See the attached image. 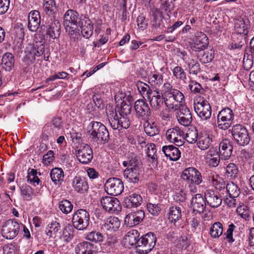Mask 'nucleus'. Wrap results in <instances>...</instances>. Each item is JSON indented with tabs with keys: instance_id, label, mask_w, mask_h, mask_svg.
Instances as JSON below:
<instances>
[{
	"instance_id": "412c9836",
	"label": "nucleus",
	"mask_w": 254,
	"mask_h": 254,
	"mask_svg": "<svg viewBox=\"0 0 254 254\" xmlns=\"http://www.w3.org/2000/svg\"><path fill=\"white\" fill-rule=\"evenodd\" d=\"M204 197L206 202L211 207H218L222 203V199L220 194L213 190H206L204 192Z\"/></svg>"
},
{
	"instance_id": "7c9ffc66",
	"label": "nucleus",
	"mask_w": 254,
	"mask_h": 254,
	"mask_svg": "<svg viewBox=\"0 0 254 254\" xmlns=\"http://www.w3.org/2000/svg\"><path fill=\"white\" fill-rule=\"evenodd\" d=\"M162 151L165 155L171 160L176 161L181 156V152L178 148L173 145L164 146L162 147Z\"/></svg>"
},
{
	"instance_id": "58836bf2",
	"label": "nucleus",
	"mask_w": 254,
	"mask_h": 254,
	"mask_svg": "<svg viewBox=\"0 0 254 254\" xmlns=\"http://www.w3.org/2000/svg\"><path fill=\"white\" fill-rule=\"evenodd\" d=\"M14 64V56L10 53L5 54L2 58L1 66L6 71H10Z\"/></svg>"
},
{
	"instance_id": "6ab92c4d",
	"label": "nucleus",
	"mask_w": 254,
	"mask_h": 254,
	"mask_svg": "<svg viewBox=\"0 0 254 254\" xmlns=\"http://www.w3.org/2000/svg\"><path fill=\"white\" fill-rule=\"evenodd\" d=\"M144 217V212L142 210L132 211L126 215L125 224L128 227H133L141 222Z\"/></svg>"
},
{
	"instance_id": "6e6552de",
	"label": "nucleus",
	"mask_w": 254,
	"mask_h": 254,
	"mask_svg": "<svg viewBox=\"0 0 254 254\" xmlns=\"http://www.w3.org/2000/svg\"><path fill=\"white\" fill-rule=\"evenodd\" d=\"M90 215L85 209H79L73 214L72 222L73 227L78 230L87 229L89 224Z\"/></svg>"
},
{
	"instance_id": "72a5a7b5",
	"label": "nucleus",
	"mask_w": 254,
	"mask_h": 254,
	"mask_svg": "<svg viewBox=\"0 0 254 254\" xmlns=\"http://www.w3.org/2000/svg\"><path fill=\"white\" fill-rule=\"evenodd\" d=\"M120 224V221L117 217H110L104 221L102 228L107 230L115 231L119 228Z\"/></svg>"
},
{
	"instance_id": "5fc2aeb1",
	"label": "nucleus",
	"mask_w": 254,
	"mask_h": 254,
	"mask_svg": "<svg viewBox=\"0 0 254 254\" xmlns=\"http://www.w3.org/2000/svg\"><path fill=\"white\" fill-rule=\"evenodd\" d=\"M116 111L119 115L131 117V106L130 104H127L124 101L121 103L120 106Z\"/></svg>"
},
{
	"instance_id": "2eb2a0df",
	"label": "nucleus",
	"mask_w": 254,
	"mask_h": 254,
	"mask_svg": "<svg viewBox=\"0 0 254 254\" xmlns=\"http://www.w3.org/2000/svg\"><path fill=\"white\" fill-rule=\"evenodd\" d=\"M100 201L102 208L110 213L119 211L121 209L120 202L117 198L106 196L102 197Z\"/></svg>"
},
{
	"instance_id": "bf43d9fd",
	"label": "nucleus",
	"mask_w": 254,
	"mask_h": 254,
	"mask_svg": "<svg viewBox=\"0 0 254 254\" xmlns=\"http://www.w3.org/2000/svg\"><path fill=\"white\" fill-rule=\"evenodd\" d=\"M136 86L141 94L142 95H145L147 97L151 93V91L153 90L150 88L148 84L141 81L138 82Z\"/></svg>"
},
{
	"instance_id": "f704fd0d",
	"label": "nucleus",
	"mask_w": 254,
	"mask_h": 254,
	"mask_svg": "<svg viewBox=\"0 0 254 254\" xmlns=\"http://www.w3.org/2000/svg\"><path fill=\"white\" fill-rule=\"evenodd\" d=\"M182 208L177 205H173L169 207L168 219L176 226L177 222L182 218Z\"/></svg>"
},
{
	"instance_id": "680f3d73",
	"label": "nucleus",
	"mask_w": 254,
	"mask_h": 254,
	"mask_svg": "<svg viewBox=\"0 0 254 254\" xmlns=\"http://www.w3.org/2000/svg\"><path fill=\"white\" fill-rule=\"evenodd\" d=\"M103 238V235L100 232L96 231L91 232L86 236L87 240L95 242L102 241Z\"/></svg>"
},
{
	"instance_id": "f3484780",
	"label": "nucleus",
	"mask_w": 254,
	"mask_h": 254,
	"mask_svg": "<svg viewBox=\"0 0 254 254\" xmlns=\"http://www.w3.org/2000/svg\"><path fill=\"white\" fill-rule=\"evenodd\" d=\"M77 160L82 164H88L93 158L92 148L87 144H83L77 147L76 150Z\"/></svg>"
},
{
	"instance_id": "e433bc0d",
	"label": "nucleus",
	"mask_w": 254,
	"mask_h": 254,
	"mask_svg": "<svg viewBox=\"0 0 254 254\" xmlns=\"http://www.w3.org/2000/svg\"><path fill=\"white\" fill-rule=\"evenodd\" d=\"M62 124V122L61 118L59 117H56L52 120L51 125L47 124L44 126V131H46L50 130L48 134L50 136H54L57 134V130H59L61 128Z\"/></svg>"
},
{
	"instance_id": "3c124183",
	"label": "nucleus",
	"mask_w": 254,
	"mask_h": 254,
	"mask_svg": "<svg viewBox=\"0 0 254 254\" xmlns=\"http://www.w3.org/2000/svg\"><path fill=\"white\" fill-rule=\"evenodd\" d=\"M37 36L39 37L40 40L39 45L36 44L33 45L34 47V55L39 57L42 55L45 51V45L42 43V42L45 39V36L41 34H38L35 35V38H37Z\"/></svg>"
},
{
	"instance_id": "7ed1b4c3",
	"label": "nucleus",
	"mask_w": 254,
	"mask_h": 254,
	"mask_svg": "<svg viewBox=\"0 0 254 254\" xmlns=\"http://www.w3.org/2000/svg\"><path fill=\"white\" fill-rule=\"evenodd\" d=\"M123 165L127 168L124 172L125 179L128 182L136 183L139 180L140 160L136 156H132L125 161Z\"/></svg>"
},
{
	"instance_id": "4d7b16f0",
	"label": "nucleus",
	"mask_w": 254,
	"mask_h": 254,
	"mask_svg": "<svg viewBox=\"0 0 254 254\" xmlns=\"http://www.w3.org/2000/svg\"><path fill=\"white\" fill-rule=\"evenodd\" d=\"M160 9L166 12L168 15L173 9L174 5L172 0H159Z\"/></svg>"
},
{
	"instance_id": "f8f14e48",
	"label": "nucleus",
	"mask_w": 254,
	"mask_h": 254,
	"mask_svg": "<svg viewBox=\"0 0 254 254\" xmlns=\"http://www.w3.org/2000/svg\"><path fill=\"white\" fill-rule=\"evenodd\" d=\"M156 242V237L154 233L150 232L143 235L139 239L138 251L143 253H149L154 247Z\"/></svg>"
},
{
	"instance_id": "0eeeda50",
	"label": "nucleus",
	"mask_w": 254,
	"mask_h": 254,
	"mask_svg": "<svg viewBox=\"0 0 254 254\" xmlns=\"http://www.w3.org/2000/svg\"><path fill=\"white\" fill-rule=\"evenodd\" d=\"M231 134L235 142L239 145L245 146L250 141V136L247 128L241 124L234 125L231 129Z\"/></svg>"
},
{
	"instance_id": "4c0bfd02",
	"label": "nucleus",
	"mask_w": 254,
	"mask_h": 254,
	"mask_svg": "<svg viewBox=\"0 0 254 254\" xmlns=\"http://www.w3.org/2000/svg\"><path fill=\"white\" fill-rule=\"evenodd\" d=\"M196 142L198 148L202 150H205L210 146L212 139L208 134L204 133L199 135Z\"/></svg>"
},
{
	"instance_id": "473e14b6",
	"label": "nucleus",
	"mask_w": 254,
	"mask_h": 254,
	"mask_svg": "<svg viewBox=\"0 0 254 254\" xmlns=\"http://www.w3.org/2000/svg\"><path fill=\"white\" fill-rule=\"evenodd\" d=\"M46 33L53 39L59 37L61 34V24L58 20L51 22L48 25Z\"/></svg>"
},
{
	"instance_id": "de8ad7c7",
	"label": "nucleus",
	"mask_w": 254,
	"mask_h": 254,
	"mask_svg": "<svg viewBox=\"0 0 254 254\" xmlns=\"http://www.w3.org/2000/svg\"><path fill=\"white\" fill-rule=\"evenodd\" d=\"M222 233L223 226L219 222L214 223L210 228L209 234L212 238H219Z\"/></svg>"
},
{
	"instance_id": "5701e85b",
	"label": "nucleus",
	"mask_w": 254,
	"mask_h": 254,
	"mask_svg": "<svg viewBox=\"0 0 254 254\" xmlns=\"http://www.w3.org/2000/svg\"><path fill=\"white\" fill-rule=\"evenodd\" d=\"M74 190L78 193H86L89 189V185L86 179L83 177L75 176L72 182Z\"/></svg>"
},
{
	"instance_id": "e2e57ef3",
	"label": "nucleus",
	"mask_w": 254,
	"mask_h": 254,
	"mask_svg": "<svg viewBox=\"0 0 254 254\" xmlns=\"http://www.w3.org/2000/svg\"><path fill=\"white\" fill-rule=\"evenodd\" d=\"M237 212L239 215L245 220L250 218V211L246 205H240L237 208Z\"/></svg>"
},
{
	"instance_id": "c85d7f7f",
	"label": "nucleus",
	"mask_w": 254,
	"mask_h": 254,
	"mask_svg": "<svg viewBox=\"0 0 254 254\" xmlns=\"http://www.w3.org/2000/svg\"><path fill=\"white\" fill-rule=\"evenodd\" d=\"M180 114L178 117L179 123L184 126H188L192 122V115L190 109L183 105L179 109Z\"/></svg>"
},
{
	"instance_id": "a19ab883",
	"label": "nucleus",
	"mask_w": 254,
	"mask_h": 254,
	"mask_svg": "<svg viewBox=\"0 0 254 254\" xmlns=\"http://www.w3.org/2000/svg\"><path fill=\"white\" fill-rule=\"evenodd\" d=\"M185 63L187 65L188 72L190 74L197 75L200 72V64L197 61L191 59H189L188 61H186Z\"/></svg>"
},
{
	"instance_id": "864d4df0",
	"label": "nucleus",
	"mask_w": 254,
	"mask_h": 254,
	"mask_svg": "<svg viewBox=\"0 0 254 254\" xmlns=\"http://www.w3.org/2000/svg\"><path fill=\"white\" fill-rule=\"evenodd\" d=\"M199 61L203 64L210 63L214 58V51L211 49L209 51L204 52L203 54L199 53L197 56Z\"/></svg>"
},
{
	"instance_id": "39448f33",
	"label": "nucleus",
	"mask_w": 254,
	"mask_h": 254,
	"mask_svg": "<svg viewBox=\"0 0 254 254\" xmlns=\"http://www.w3.org/2000/svg\"><path fill=\"white\" fill-rule=\"evenodd\" d=\"M85 15L82 14L79 16L76 11L73 9L67 10L64 16V25L66 32L73 35Z\"/></svg>"
},
{
	"instance_id": "1a4fd4ad",
	"label": "nucleus",
	"mask_w": 254,
	"mask_h": 254,
	"mask_svg": "<svg viewBox=\"0 0 254 254\" xmlns=\"http://www.w3.org/2000/svg\"><path fill=\"white\" fill-rule=\"evenodd\" d=\"M193 107L195 113L203 120H207L211 115V108L206 100L199 97L194 100Z\"/></svg>"
},
{
	"instance_id": "9d476101",
	"label": "nucleus",
	"mask_w": 254,
	"mask_h": 254,
	"mask_svg": "<svg viewBox=\"0 0 254 254\" xmlns=\"http://www.w3.org/2000/svg\"><path fill=\"white\" fill-rule=\"evenodd\" d=\"M234 113L229 108H225L217 115V125L219 129L226 130L229 128L234 119Z\"/></svg>"
},
{
	"instance_id": "cd10ccee",
	"label": "nucleus",
	"mask_w": 254,
	"mask_h": 254,
	"mask_svg": "<svg viewBox=\"0 0 254 254\" xmlns=\"http://www.w3.org/2000/svg\"><path fill=\"white\" fill-rule=\"evenodd\" d=\"M41 22L40 13L37 10L31 11L28 16V28L32 32H36Z\"/></svg>"
},
{
	"instance_id": "423d86ee",
	"label": "nucleus",
	"mask_w": 254,
	"mask_h": 254,
	"mask_svg": "<svg viewBox=\"0 0 254 254\" xmlns=\"http://www.w3.org/2000/svg\"><path fill=\"white\" fill-rule=\"evenodd\" d=\"M181 178L192 192L196 191L195 186L199 185L202 181L201 173L193 167L185 169L182 172Z\"/></svg>"
},
{
	"instance_id": "69168bd1",
	"label": "nucleus",
	"mask_w": 254,
	"mask_h": 254,
	"mask_svg": "<svg viewBox=\"0 0 254 254\" xmlns=\"http://www.w3.org/2000/svg\"><path fill=\"white\" fill-rule=\"evenodd\" d=\"M189 87L191 92L194 93H200L203 90L201 85L195 80H191L189 82Z\"/></svg>"
},
{
	"instance_id": "13d9d810",
	"label": "nucleus",
	"mask_w": 254,
	"mask_h": 254,
	"mask_svg": "<svg viewBox=\"0 0 254 254\" xmlns=\"http://www.w3.org/2000/svg\"><path fill=\"white\" fill-rule=\"evenodd\" d=\"M21 194L24 199L30 200L32 199L33 190L31 187L27 185H23L20 187Z\"/></svg>"
},
{
	"instance_id": "dca6fc26",
	"label": "nucleus",
	"mask_w": 254,
	"mask_h": 254,
	"mask_svg": "<svg viewBox=\"0 0 254 254\" xmlns=\"http://www.w3.org/2000/svg\"><path fill=\"white\" fill-rule=\"evenodd\" d=\"M248 29V25L246 24L243 19H236L234 22V32L231 37L237 40H247Z\"/></svg>"
},
{
	"instance_id": "b1692460",
	"label": "nucleus",
	"mask_w": 254,
	"mask_h": 254,
	"mask_svg": "<svg viewBox=\"0 0 254 254\" xmlns=\"http://www.w3.org/2000/svg\"><path fill=\"white\" fill-rule=\"evenodd\" d=\"M208 44L207 36L203 33H200L194 39L191 48L194 51L200 52L206 48Z\"/></svg>"
},
{
	"instance_id": "9b49d317",
	"label": "nucleus",
	"mask_w": 254,
	"mask_h": 254,
	"mask_svg": "<svg viewBox=\"0 0 254 254\" xmlns=\"http://www.w3.org/2000/svg\"><path fill=\"white\" fill-rule=\"evenodd\" d=\"M20 224L14 219H9L2 226L1 233L2 236L6 239H12L19 233Z\"/></svg>"
},
{
	"instance_id": "20e7f679",
	"label": "nucleus",
	"mask_w": 254,
	"mask_h": 254,
	"mask_svg": "<svg viewBox=\"0 0 254 254\" xmlns=\"http://www.w3.org/2000/svg\"><path fill=\"white\" fill-rule=\"evenodd\" d=\"M106 114L109 124L113 129L120 130L129 127L131 117L119 115L116 110L110 108L106 109Z\"/></svg>"
},
{
	"instance_id": "393cba45",
	"label": "nucleus",
	"mask_w": 254,
	"mask_h": 254,
	"mask_svg": "<svg viewBox=\"0 0 254 254\" xmlns=\"http://www.w3.org/2000/svg\"><path fill=\"white\" fill-rule=\"evenodd\" d=\"M142 201L141 195L135 192H130L124 199V206L128 208L137 207L140 205Z\"/></svg>"
},
{
	"instance_id": "a18cd8bd",
	"label": "nucleus",
	"mask_w": 254,
	"mask_h": 254,
	"mask_svg": "<svg viewBox=\"0 0 254 254\" xmlns=\"http://www.w3.org/2000/svg\"><path fill=\"white\" fill-rule=\"evenodd\" d=\"M61 225L56 221H53L46 228V234L49 237H55L59 233Z\"/></svg>"
},
{
	"instance_id": "f03ea898",
	"label": "nucleus",
	"mask_w": 254,
	"mask_h": 254,
	"mask_svg": "<svg viewBox=\"0 0 254 254\" xmlns=\"http://www.w3.org/2000/svg\"><path fill=\"white\" fill-rule=\"evenodd\" d=\"M91 139L97 144H103L108 142L110 135L107 127L98 122H91L87 127Z\"/></svg>"
},
{
	"instance_id": "6e6d98bb",
	"label": "nucleus",
	"mask_w": 254,
	"mask_h": 254,
	"mask_svg": "<svg viewBox=\"0 0 254 254\" xmlns=\"http://www.w3.org/2000/svg\"><path fill=\"white\" fill-rule=\"evenodd\" d=\"M59 207L63 213L66 214L71 211L73 209V205L69 200L64 199L59 202Z\"/></svg>"
},
{
	"instance_id": "774afa93",
	"label": "nucleus",
	"mask_w": 254,
	"mask_h": 254,
	"mask_svg": "<svg viewBox=\"0 0 254 254\" xmlns=\"http://www.w3.org/2000/svg\"><path fill=\"white\" fill-rule=\"evenodd\" d=\"M187 194L183 190H180L179 191L176 193L174 195V199L177 202L183 203L185 202L187 199Z\"/></svg>"
},
{
	"instance_id": "c756f323",
	"label": "nucleus",
	"mask_w": 254,
	"mask_h": 254,
	"mask_svg": "<svg viewBox=\"0 0 254 254\" xmlns=\"http://www.w3.org/2000/svg\"><path fill=\"white\" fill-rule=\"evenodd\" d=\"M75 252L76 254H95L96 249L93 244L83 242L76 246Z\"/></svg>"
},
{
	"instance_id": "ddd939ff",
	"label": "nucleus",
	"mask_w": 254,
	"mask_h": 254,
	"mask_svg": "<svg viewBox=\"0 0 254 254\" xmlns=\"http://www.w3.org/2000/svg\"><path fill=\"white\" fill-rule=\"evenodd\" d=\"M105 190L111 195H118L123 191V183L120 179L110 178L105 184Z\"/></svg>"
},
{
	"instance_id": "c9c22d12",
	"label": "nucleus",
	"mask_w": 254,
	"mask_h": 254,
	"mask_svg": "<svg viewBox=\"0 0 254 254\" xmlns=\"http://www.w3.org/2000/svg\"><path fill=\"white\" fill-rule=\"evenodd\" d=\"M151 13V24L154 27H159L163 23V19L164 18L162 12L160 9L157 8H152L150 9Z\"/></svg>"
},
{
	"instance_id": "ea45409f",
	"label": "nucleus",
	"mask_w": 254,
	"mask_h": 254,
	"mask_svg": "<svg viewBox=\"0 0 254 254\" xmlns=\"http://www.w3.org/2000/svg\"><path fill=\"white\" fill-rule=\"evenodd\" d=\"M50 177L55 185L61 184L64 178L63 170L60 168H54L51 170Z\"/></svg>"
},
{
	"instance_id": "f257e3e1",
	"label": "nucleus",
	"mask_w": 254,
	"mask_h": 254,
	"mask_svg": "<svg viewBox=\"0 0 254 254\" xmlns=\"http://www.w3.org/2000/svg\"><path fill=\"white\" fill-rule=\"evenodd\" d=\"M164 103L169 109L178 110L185 101L184 94L179 90L173 88L172 85L165 82L163 86Z\"/></svg>"
},
{
	"instance_id": "603ef678",
	"label": "nucleus",
	"mask_w": 254,
	"mask_h": 254,
	"mask_svg": "<svg viewBox=\"0 0 254 254\" xmlns=\"http://www.w3.org/2000/svg\"><path fill=\"white\" fill-rule=\"evenodd\" d=\"M226 190L229 196L237 197L239 196L241 191L238 186L233 182H230L226 185Z\"/></svg>"
},
{
	"instance_id": "a878e982",
	"label": "nucleus",
	"mask_w": 254,
	"mask_h": 254,
	"mask_svg": "<svg viewBox=\"0 0 254 254\" xmlns=\"http://www.w3.org/2000/svg\"><path fill=\"white\" fill-rule=\"evenodd\" d=\"M233 146L228 139H223L219 143V153L222 159H228L232 155Z\"/></svg>"
},
{
	"instance_id": "aec40b11",
	"label": "nucleus",
	"mask_w": 254,
	"mask_h": 254,
	"mask_svg": "<svg viewBox=\"0 0 254 254\" xmlns=\"http://www.w3.org/2000/svg\"><path fill=\"white\" fill-rule=\"evenodd\" d=\"M206 200L205 197L200 193H197L192 196L191 199L190 207L193 213L201 214L206 208Z\"/></svg>"
},
{
	"instance_id": "49530a36",
	"label": "nucleus",
	"mask_w": 254,
	"mask_h": 254,
	"mask_svg": "<svg viewBox=\"0 0 254 254\" xmlns=\"http://www.w3.org/2000/svg\"><path fill=\"white\" fill-rule=\"evenodd\" d=\"M239 169L234 163L228 164L226 167V175L230 179H234L238 177Z\"/></svg>"
},
{
	"instance_id": "c03bdc74",
	"label": "nucleus",
	"mask_w": 254,
	"mask_h": 254,
	"mask_svg": "<svg viewBox=\"0 0 254 254\" xmlns=\"http://www.w3.org/2000/svg\"><path fill=\"white\" fill-rule=\"evenodd\" d=\"M148 81L152 85L159 87L163 83V75L159 72L151 73L148 76Z\"/></svg>"
},
{
	"instance_id": "79ce46f5",
	"label": "nucleus",
	"mask_w": 254,
	"mask_h": 254,
	"mask_svg": "<svg viewBox=\"0 0 254 254\" xmlns=\"http://www.w3.org/2000/svg\"><path fill=\"white\" fill-rule=\"evenodd\" d=\"M185 140H186L189 143H194L196 142L199 137L198 131L196 127H191L189 128L187 132L184 135Z\"/></svg>"
},
{
	"instance_id": "a211bd4d",
	"label": "nucleus",
	"mask_w": 254,
	"mask_h": 254,
	"mask_svg": "<svg viewBox=\"0 0 254 254\" xmlns=\"http://www.w3.org/2000/svg\"><path fill=\"white\" fill-rule=\"evenodd\" d=\"M147 98L152 109L159 110L164 102L163 89L162 92H160L159 90L154 89L151 91Z\"/></svg>"
},
{
	"instance_id": "052dcab7",
	"label": "nucleus",
	"mask_w": 254,
	"mask_h": 254,
	"mask_svg": "<svg viewBox=\"0 0 254 254\" xmlns=\"http://www.w3.org/2000/svg\"><path fill=\"white\" fill-rule=\"evenodd\" d=\"M232 42L228 46L229 49L231 50L241 49L247 41L246 39L237 40V39H234L232 37Z\"/></svg>"
},
{
	"instance_id": "2f4dec72",
	"label": "nucleus",
	"mask_w": 254,
	"mask_h": 254,
	"mask_svg": "<svg viewBox=\"0 0 254 254\" xmlns=\"http://www.w3.org/2000/svg\"><path fill=\"white\" fill-rule=\"evenodd\" d=\"M139 233L136 230H131L124 236V242L126 245L135 246L138 248Z\"/></svg>"
},
{
	"instance_id": "4468645a",
	"label": "nucleus",
	"mask_w": 254,
	"mask_h": 254,
	"mask_svg": "<svg viewBox=\"0 0 254 254\" xmlns=\"http://www.w3.org/2000/svg\"><path fill=\"white\" fill-rule=\"evenodd\" d=\"M184 132L177 127L168 129L166 132L167 140L180 146L185 142Z\"/></svg>"
},
{
	"instance_id": "bb28decb",
	"label": "nucleus",
	"mask_w": 254,
	"mask_h": 254,
	"mask_svg": "<svg viewBox=\"0 0 254 254\" xmlns=\"http://www.w3.org/2000/svg\"><path fill=\"white\" fill-rule=\"evenodd\" d=\"M81 21L78 27L81 28L82 36L85 38L88 39L93 33V24L86 14Z\"/></svg>"
},
{
	"instance_id": "0e129e2a",
	"label": "nucleus",
	"mask_w": 254,
	"mask_h": 254,
	"mask_svg": "<svg viewBox=\"0 0 254 254\" xmlns=\"http://www.w3.org/2000/svg\"><path fill=\"white\" fill-rule=\"evenodd\" d=\"M146 207L148 212L153 216H157L161 211V207L159 204L148 203Z\"/></svg>"
},
{
	"instance_id": "8fccbe9b",
	"label": "nucleus",
	"mask_w": 254,
	"mask_h": 254,
	"mask_svg": "<svg viewBox=\"0 0 254 254\" xmlns=\"http://www.w3.org/2000/svg\"><path fill=\"white\" fill-rule=\"evenodd\" d=\"M146 154L152 162H157L156 148L154 144L148 143L145 149Z\"/></svg>"
},
{
	"instance_id": "37998d69",
	"label": "nucleus",
	"mask_w": 254,
	"mask_h": 254,
	"mask_svg": "<svg viewBox=\"0 0 254 254\" xmlns=\"http://www.w3.org/2000/svg\"><path fill=\"white\" fill-rule=\"evenodd\" d=\"M145 133L149 136H153L159 133V129L155 123H149L146 121L143 124Z\"/></svg>"
},
{
	"instance_id": "09e8293b",
	"label": "nucleus",
	"mask_w": 254,
	"mask_h": 254,
	"mask_svg": "<svg viewBox=\"0 0 254 254\" xmlns=\"http://www.w3.org/2000/svg\"><path fill=\"white\" fill-rule=\"evenodd\" d=\"M173 76L179 80L185 82L187 79V74L184 69L180 66L177 65L171 68Z\"/></svg>"
},
{
	"instance_id": "338daca9",
	"label": "nucleus",
	"mask_w": 254,
	"mask_h": 254,
	"mask_svg": "<svg viewBox=\"0 0 254 254\" xmlns=\"http://www.w3.org/2000/svg\"><path fill=\"white\" fill-rule=\"evenodd\" d=\"M95 105L99 109H103L104 104L100 94L95 93L92 96Z\"/></svg>"
},
{
	"instance_id": "4be33fe9",
	"label": "nucleus",
	"mask_w": 254,
	"mask_h": 254,
	"mask_svg": "<svg viewBox=\"0 0 254 254\" xmlns=\"http://www.w3.org/2000/svg\"><path fill=\"white\" fill-rule=\"evenodd\" d=\"M134 108L136 115L144 118L149 117L151 115V111L148 104L143 100H137L134 103Z\"/></svg>"
}]
</instances>
